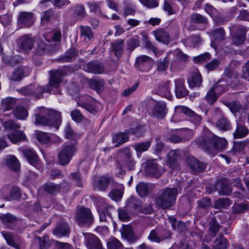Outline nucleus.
<instances>
[{
  "label": "nucleus",
  "mask_w": 249,
  "mask_h": 249,
  "mask_svg": "<svg viewBox=\"0 0 249 249\" xmlns=\"http://www.w3.org/2000/svg\"><path fill=\"white\" fill-rule=\"evenodd\" d=\"M67 68L51 70L49 71V81L45 87H41L36 84H31L17 89V91L24 96L33 95L40 98L44 92H49L55 89L54 94L60 93V84L62 83V77L67 75Z\"/></svg>",
  "instance_id": "f257e3e1"
},
{
  "label": "nucleus",
  "mask_w": 249,
  "mask_h": 249,
  "mask_svg": "<svg viewBox=\"0 0 249 249\" xmlns=\"http://www.w3.org/2000/svg\"><path fill=\"white\" fill-rule=\"evenodd\" d=\"M196 143L198 147L210 153L222 150L227 145L225 138L217 137L207 129L204 130L202 136L197 139Z\"/></svg>",
  "instance_id": "f03ea898"
},
{
  "label": "nucleus",
  "mask_w": 249,
  "mask_h": 249,
  "mask_svg": "<svg viewBox=\"0 0 249 249\" xmlns=\"http://www.w3.org/2000/svg\"><path fill=\"white\" fill-rule=\"evenodd\" d=\"M61 123L60 113L53 109L42 108L35 115V124L41 125L53 126L58 129Z\"/></svg>",
  "instance_id": "7ed1b4c3"
},
{
  "label": "nucleus",
  "mask_w": 249,
  "mask_h": 249,
  "mask_svg": "<svg viewBox=\"0 0 249 249\" xmlns=\"http://www.w3.org/2000/svg\"><path fill=\"white\" fill-rule=\"evenodd\" d=\"M178 190L175 188H167L159 193L156 197L157 205L163 209L172 207L175 203Z\"/></svg>",
  "instance_id": "20e7f679"
},
{
  "label": "nucleus",
  "mask_w": 249,
  "mask_h": 249,
  "mask_svg": "<svg viewBox=\"0 0 249 249\" xmlns=\"http://www.w3.org/2000/svg\"><path fill=\"white\" fill-rule=\"evenodd\" d=\"M76 148L74 144H64L58 154V161L61 165H66L71 161Z\"/></svg>",
  "instance_id": "39448f33"
},
{
  "label": "nucleus",
  "mask_w": 249,
  "mask_h": 249,
  "mask_svg": "<svg viewBox=\"0 0 249 249\" xmlns=\"http://www.w3.org/2000/svg\"><path fill=\"white\" fill-rule=\"evenodd\" d=\"M75 219L80 226H90L93 222V216L90 210L87 208H79L76 213Z\"/></svg>",
  "instance_id": "423d86ee"
},
{
  "label": "nucleus",
  "mask_w": 249,
  "mask_h": 249,
  "mask_svg": "<svg viewBox=\"0 0 249 249\" xmlns=\"http://www.w3.org/2000/svg\"><path fill=\"white\" fill-rule=\"evenodd\" d=\"M144 165V172L148 176L159 178L165 172L164 168L157 163L155 160H148Z\"/></svg>",
  "instance_id": "0eeeda50"
},
{
  "label": "nucleus",
  "mask_w": 249,
  "mask_h": 249,
  "mask_svg": "<svg viewBox=\"0 0 249 249\" xmlns=\"http://www.w3.org/2000/svg\"><path fill=\"white\" fill-rule=\"evenodd\" d=\"M77 104L92 113L97 111L100 106L99 102L88 95L80 97Z\"/></svg>",
  "instance_id": "6e6552de"
},
{
  "label": "nucleus",
  "mask_w": 249,
  "mask_h": 249,
  "mask_svg": "<svg viewBox=\"0 0 249 249\" xmlns=\"http://www.w3.org/2000/svg\"><path fill=\"white\" fill-rule=\"evenodd\" d=\"M175 114L183 113L190 118L191 121L196 125H200L202 121L200 115L196 114L189 108L182 106H177L175 108Z\"/></svg>",
  "instance_id": "1a4fd4ad"
},
{
  "label": "nucleus",
  "mask_w": 249,
  "mask_h": 249,
  "mask_svg": "<svg viewBox=\"0 0 249 249\" xmlns=\"http://www.w3.org/2000/svg\"><path fill=\"white\" fill-rule=\"evenodd\" d=\"M18 44L23 53H28L33 48L34 39L29 35H24L18 38Z\"/></svg>",
  "instance_id": "9d476101"
},
{
  "label": "nucleus",
  "mask_w": 249,
  "mask_h": 249,
  "mask_svg": "<svg viewBox=\"0 0 249 249\" xmlns=\"http://www.w3.org/2000/svg\"><path fill=\"white\" fill-rule=\"evenodd\" d=\"M186 161L190 168L196 172H202L205 170L207 164L198 160L192 156H188L186 159Z\"/></svg>",
  "instance_id": "9b49d317"
},
{
  "label": "nucleus",
  "mask_w": 249,
  "mask_h": 249,
  "mask_svg": "<svg viewBox=\"0 0 249 249\" xmlns=\"http://www.w3.org/2000/svg\"><path fill=\"white\" fill-rule=\"evenodd\" d=\"M111 181L112 178L109 177H96L93 179L92 185L95 190L97 189L101 191H105Z\"/></svg>",
  "instance_id": "f8f14e48"
},
{
  "label": "nucleus",
  "mask_w": 249,
  "mask_h": 249,
  "mask_svg": "<svg viewBox=\"0 0 249 249\" xmlns=\"http://www.w3.org/2000/svg\"><path fill=\"white\" fill-rule=\"evenodd\" d=\"M167 113V108L165 103L156 102L152 110V114L157 118L162 119Z\"/></svg>",
  "instance_id": "ddd939ff"
},
{
  "label": "nucleus",
  "mask_w": 249,
  "mask_h": 249,
  "mask_svg": "<svg viewBox=\"0 0 249 249\" xmlns=\"http://www.w3.org/2000/svg\"><path fill=\"white\" fill-rule=\"evenodd\" d=\"M84 68L88 72L95 74L101 73L104 70L103 64L98 61H93L87 63Z\"/></svg>",
  "instance_id": "4468645a"
},
{
  "label": "nucleus",
  "mask_w": 249,
  "mask_h": 249,
  "mask_svg": "<svg viewBox=\"0 0 249 249\" xmlns=\"http://www.w3.org/2000/svg\"><path fill=\"white\" fill-rule=\"evenodd\" d=\"M153 34L157 40L165 45H168L170 41V36L167 32L162 29H159L154 31Z\"/></svg>",
  "instance_id": "2eb2a0df"
},
{
  "label": "nucleus",
  "mask_w": 249,
  "mask_h": 249,
  "mask_svg": "<svg viewBox=\"0 0 249 249\" xmlns=\"http://www.w3.org/2000/svg\"><path fill=\"white\" fill-rule=\"evenodd\" d=\"M175 93L178 98L185 97L188 94V91L184 86V81L182 79H178L175 81Z\"/></svg>",
  "instance_id": "dca6fc26"
},
{
  "label": "nucleus",
  "mask_w": 249,
  "mask_h": 249,
  "mask_svg": "<svg viewBox=\"0 0 249 249\" xmlns=\"http://www.w3.org/2000/svg\"><path fill=\"white\" fill-rule=\"evenodd\" d=\"M18 23L25 27H29L34 23L33 14L23 12L20 13L18 17Z\"/></svg>",
  "instance_id": "f3484780"
},
{
  "label": "nucleus",
  "mask_w": 249,
  "mask_h": 249,
  "mask_svg": "<svg viewBox=\"0 0 249 249\" xmlns=\"http://www.w3.org/2000/svg\"><path fill=\"white\" fill-rule=\"evenodd\" d=\"M132 133V131H125L117 133L113 135L112 142L115 143V146L118 147L128 140V135Z\"/></svg>",
  "instance_id": "a211bd4d"
},
{
  "label": "nucleus",
  "mask_w": 249,
  "mask_h": 249,
  "mask_svg": "<svg viewBox=\"0 0 249 249\" xmlns=\"http://www.w3.org/2000/svg\"><path fill=\"white\" fill-rule=\"evenodd\" d=\"M53 51V48L51 44H47L42 40L38 41L36 51L38 54L43 55L47 53H52Z\"/></svg>",
  "instance_id": "6ab92c4d"
},
{
  "label": "nucleus",
  "mask_w": 249,
  "mask_h": 249,
  "mask_svg": "<svg viewBox=\"0 0 249 249\" xmlns=\"http://www.w3.org/2000/svg\"><path fill=\"white\" fill-rule=\"evenodd\" d=\"M6 164L10 170L13 171H18L20 167L19 161L14 155H9L7 157Z\"/></svg>",
  "instance_id": "aec40b11"
},
{
  "label": "nucleus",
  "mask_w": 249,
  "mask_h": 249,
  "mask_svg": "<svg viewBox=\"0 0 249 249\" xmlns=\"http://www.w3.org/2000/svg\"><path fill=\"white\" fill-rule=\"evenodd\" d=\"M169 81H166L161 84L158 89V94L164 98L170 99L172 98V95L169 89Z\"/></svg>",
  "instance_id": "412c9836"
},
{
  "label": "nucleus",
  "mask_w": 249,
  "mask_h": 249,
  "mask_svg": "<svg viewBox=\"0 0 249 249\" xmlns=\"http://www.w3.org/2000/svg\"><path fill=\"white\" fill-rule=\"evenodd\" d=\"M8 137L13 143H17L26 139V136L23 132L17 129L9 133Z\"/></svg>",
  "instance_id": "4be33fe9"
},
{
  "label": "nucleus",
  "mask_w": 249,
  "mask_h": 249,
  "mask_svg": "<svg viewBox=\"0 0 249 249\" xmlns=\"http://www.w3.org/2000/svg\"><path fill=\"white\" fill-rule=\"evenodd\" d=\"M188 82L189 86L192 88L200 86L202 82V78L197 70H196L192 74L188 80Z\"/></svg>",
  "instance_id": "5701e85b"
},
{
  "label": "nucleus",
  "mask_w": 249,
  "mask_h": 249,
  "mask_svg": "<svg viewBox=\"0 0 249 249\" xmlns=\"http://www.w3.org/2000/svg\"><path fill=\"white\" fill-rule=\"evenodd\" d=\"M122 235L130 242H134L136 238L130 226H124L121 230Z\"/></svg>",
  "instance_id": "b1692460"
},
{
  "label": "nucleus",
  "mask_w": 249,
  "mask_h": 249,
  "mask_svg": "<svg viewBox=\"0 0 249 249\" xmlns=\"http://www.w3.org/2000/svg\"><path fill=\"white\" fill-rule=\"evenodd\" d=\"M54 234L61 237L67 235L70 232L69 227L67 223L63 222L56 226L53 230Z\"/></svg>",
  "instance_id": "393cba45"
},
{
  "label": "nucleus",
  "mask_w": 249,
  "mask_h": 249,
  "mask_svg": "<svg viewBox=\"0 0 249 249\" xmlns=\"http://www.w3.org/2000/svg\"><path fill=\"white\" fill-rule=\"evenodd\" d=\"M1 233L8 245L12 246L16 249H19V246L17 242L16 237L14 234L10 232L5 231H2Z\"/></svg>",
  "instance_id": "a878e982"
},
{
  "label": "nucleus",
  "mask_w": 249,
  "mask_h": 249,
  "mask_svg": "<svg viewBox=\"0 0 249 249\" xmlns=\"http://www.w3.org/2000/svg\"><path fill=\"white\" fill-rule=\"evenodd\" d=\"M246 30L245 27H240L238 33H236L232 38L233 42L235 45H240L246 40Z\"/></svg>",
  "instance_id": "bb28decb"
},
{
  "label": "nucleus",
  "mask_w": 249,
  "mask_h": 249,
  "mask_svg": "<svg viewBox=\"0 0 249 249\" xmlns=\"http://www.w3.org/2000/svg\"><path fill=\"white\" fill-rule=\"evenodd\" d=\"M178 156L179 153L177 150H171L168 153L166 164L170 168H174L175 166Z\"/></svg>",
  "instance_id": "cd10ccee"
},
{
  "label": "nucleus",
  "mask_w": 249,
  "mask_h": 249,
  "mask_svg": "<svg viewBox=\"0 0 249 249\" xmlns=\"http://www.w3.org/2000/svg\"><path fill=\"white\" fill-rule=\"evenodd\" d=\"M22 153L31 164L34 165L37 162L38 156L33 149L26 148L23 150Z\"/></svg>",
  "instance_id": "c85d7f7f"
},
{
  "label": "nucleus",
  "mask_w": 249,
  "mask_h": 249,
  "mask_svg": "<svg viewBox=\"0 0 249 249\" xmlns=\"http://www.w3.org/2000/svg\"><path fill=\"white\" fill-rule=\"evenodd\" d=\"M237 126L234 132L233 133L234 139H240L246 137L249 132V129L236 122Z\"/></svg>",
  "instance_id": "c756f323"
},
{
  "label": "nucleus",
  "mask_w": 249,
  "mask_h": 249,
  "mask_svg": "<svg viewBox=\"0 0 249 249\" xmlns=\"http://www.w3.org/2000/svg\"><path fill=\"white\" fill-rule=\"evenodd\" d=\"M77 55V53L74 49H70L67 51L63 55H62L58 58V60L61 62H69L75 58Z\"/></svg>",
  "instance_id": "7c9ffc66"
},
{
  "label": "nucleus",
  "mask_w": 249,
  "mask_h": 249,
  "mask_svg": "<svg viewBox=\"0 0 249 249\" xmlns=\"http://www.w3.org/2000/svg\"><path fill=\"white\" fill-rule=\"evenodd\" d=\"M43 188L47 193L54 195L60 192L61 186L59 184H56L53 182H48L44 185Z\"/></svg>",
  "instance_id": "2f4dec72"
},
{
  "label": "nucleus",
  "mask_w": 249,
  "mask_h": 249,
  "mask_svg": "<svg viewBox=\"0 0 249 249\" xmlns=\"http://www.w3.org/2000/svg\"><path fill=\"white\" fill-rule=\"evenodd\" d=\"M122 160H124L125 166H127L129 170L133 168L135 165V162L131 157V154L128 149L121 156Z\"/></svg>",
  "instance_id": "473e14b6"
},
{
  "label": "nucleus",
  "mask_w": 249,
  "mask_h": 249,
  "mask_svg": "<svg viewBox=\"0 0 249 249\" xmlns=\"http://www.w3.org/2000/svg\"><path fill=\"white\" fill-rule=\"evenodd\" d=\"M16 104V100L12 97H7L1 102V107L3 111L12 109Z\"/></svg>",
  "instance_id": "72a5a7b5"
},
{
  "label": "nucleus",
  "mask_w": 249,
  "mask_h": 249,
  "mask_svg": "<svg viewBox=\"0 0 249 249\" xmlns=\"http://www.w3.org/2000/svg\"><path fill=\"white\" fill-rule=\"evenodd\" d=\"M170 237V234L168 233L167 236H163L161 235L159 231L156 230H153L150 233L148 236V239L152 242L160 243V242Z\"/></svg>",
  "instance_id": "f704fd0d"
},
{
  "label": "nucleus",
  "mask_w": 249,
  "mask_h": 249,
  "mask_svg": "<svg viewBox=\"0 0 249 249\" xmlns=\"http://www.w3.org/2000/svg\"><path fill=\"white\" fill-rule=\"evenodd\" d=\"M124 42V40L120 39L112 43V50L118 57H120L123 53Z\"/></svg>",
  "instance_id": "c9c22d12"
},
{
  "label": "nucleus",
  "mask_w": 249,
  "mask_h": 249,
  "mask_svg": "<svg viewBox=\"0 0 249 249\" xmlns=\"http://www.w3.org/2000/svg\"><path fill=\"white\" fill-rule=\"evenodd\" d=\"M215 187L220 195L228 196L231 192V188L222 181L217 182Z\"/></svg>",
  "instance_id": "e433bc0d"
},
{
  "label": "nucleus",
  "mask_w": 249,
  "mask_h": 249,
  "mask_svg": "<svg viewBox=\"0 0 249 249\" xmlns=\"http://www.w3.org/2000/svg\"><path fill=\"white\" fill-rule=\"evenodd\" d=\"M14 116L18 119L24 120L27 118L28 113L22 106H18L13 111Z\"/></svg>",
  "instance_id": "4c0bfd02"
},
{
  "label": "nucleus",
  "mask_w": 249,
  "mask_h": 249,
  "mask_svg": "<svg viewBox=\"0 0 249 249\" xmlns=\"http://www.w3.org/2000/svg\"><path fill=\"white\" fill-rule=\"evenodd\" d=\"M89 84L91 89L100 93L102 91L105 83L102 80L91 79L89 81Z\"/></svg>",
  "instance_id": "58836bf2"
},
{
  "label": "nucleus",
  "mask_w": 249,
  "mask_h": 249,
  "mask_svg": "<svg viewBox=\"0 0 249 249\" xmlns=\"http://www.w3.org/2000/svg\"><path fill=\"white\" fill-rule=\"evenodd\" d=\"M0 219L4 225L10 228L17 221L16 218L9 213L2 215L0 216Z\"/></svg>",
  "instance_id": "ea45409f"
},
{
  "label": "nucleus",
  "mask_w": 249,
  "mask_h": 249,
  "mask_svg": "<svg viewBox=\"0 0 249 249\" xmlns=\"http://www.w3.org/2000/svg\"><path fill=\"white\" fill-rule=\"evenodd\" d=\"M136 189L139 195L142 197L146 196L149 191V185L144 182H140L138 184Z\"/></svg>",
  "instance_id": "a19ab883"
},
{
  "label": "nucleus",
  "mask_w": 249,
  "mask_h": 249,
  "mask_svg": "<svg viewBox=\"0 0 249 249\" xmlns=\"http://www.w3.org/2000/svg\"><path fill=\"white\" fill-rule=\"evenodd\" d=\"M227 241L222 236H220L216 238L213 245V249H226Z\"/></svg>",
  "instance_id": "79ce46f5"
},
{
  "label": "nucleus",
  "mask_w": 249,
  "mask_h": 249,
  "mask_svg": "<svg viewBox=\"0 0 249 249\" xmlns=\"http://www.w3.org/2000/svg\"><path fill=\"white\" fill-rule=\"evenodd\" d=\"M80 34L85 41H89L93 37L91 29L89 26H80Z\"/></svg>",
  "instance_id": "37998d69"
},
{
  "label": "nucleus",
  "mask_w": 249,
  "mask_h": 249,
  "mask_svg": "<svg viewBox=\"0 0 249 249\" xmlns=\"http://www.w3.org/2000/svg\"><path fill=\"white\" fill-rule=\"evenodd\" d=\"M151 145L150 142H145L142 143H136L133 144V147L137 153H142L147 151Z\"/></svg>",
  "instance_id": "c03bdc74"
},
{
  "label": "nucleus",
  "mask_w": 249,
  "mask_h": 249,
  "mask_svg": "<svg viewBox=\"0 0 249 249\" xmlns=\"http://www.w3.org/2000/svg\"><path fill=\"white\" fill-rule=\"evenodd\" d=\"M216 126L223 131H227L231 128L230 123L225 118H222L217 121Z\"/></svg>",
  "instance_id": "a18cd8bd"
},
{
  "label": "nucleus",
  "mask_w": 249,
  "mask_h": 249,
  "mask_svg": "<svg viewBox=\"0 0 249 249\" xmlns=\"http://www.w3.org/2000/svg\"><path fill=\"white\" fill-rule=\"evenodd\" d=\"M108 249H122V243L116 238L111 237L109 238L107 243Z\"/></svg>",
  "instance_id": "49530a36"
},
{
  "label": "nucleus",
  "mask_w": 249,
  "mask_h": 249,
  "mask_svg": "<svg viewBox=\"0 0 249 249\" xmlns=\"http://www.w3.org/2000/svg\"><path fill=\"white\" fill-rule=\"evenodd\" d=\"M124 160L121 159L118 161L116 164V174L119 178L122 177L125 174Z\"/></svg>",
  "instance_id": "de8ad7c7"
},
{
  "label": "nucleus",
  "mask_w": 249,
  "mask_h": 249,
  "mask_svg": "<svg viewBox=\"0 0 249 249\" xmlns=\"http://www.w3.org/2000/svg\"><path fill=\"white\" fill-rule=\"evenodd\" d=\"M190 20L195 23H205L207 22L206 18L198 13L192 14L190 16Z\"/></svg>",
  "instance_id": "09e8293b"
},
{
  "label": "nucleus",
  "mask_w": 249,
  "mask_h": 249,
  "mask_svg": "<svg viewBox=\"0 0 249 249\" xmlns=\"http://www.w3.org/2000/svg\"><path fill=\"white\" fill-rule=\"evenodd\" d=\"M152 62V59L147 55H141L136 59L137 64L141 66L143 65H147L149 66Z\"/></svg>",
  "instance_id": "8fccbe9b"
},
{
  "label": "nucleus",
  "mask_w": 249,
  "mask_h": 249,
  "mask_svg": "<svg viewBox=\"0 0 249 249\" xmlns=\"http://www.w3.org/2000/svg\"><path fill=\"white\" fill-rule=\"evenodd\" d=\"M169 60L167 57H165L163 60H160L157 63V71L159 72L165 71L168 67Z\"/></svg>",
  "instance_id": "3c124183"
},
{
  "label": "nucleus",
  "mask_w": 249,
  "mask_h": 249,
  "mask_svg": "<svg viewBox=\"0 0 249 249\" xmlns=\"http://www.w3.org/2000/svg\"><path fill=\"white\" fill-rule=\"evenodd\" d=\"M39 242L40 248L41 249H47L50 246L51 243L48 235H44L43 237H37Z\"/></svg>",
  "instance_id": "603ef678"
},
{
  "label": "nucleus",
  "mask_w": 249,
  "mask_h": 249,
  "mask_svg": "<svg viewBox=\"0 0 249 249\" xmlns=\"http://www.w3.org/2000/svg\"><path fill=\"white\" fill-rule=\"evenodd\" d=\"M200 41L201 39L199 36H191L186 40L185 44L186 46L192 47L197 45Z\"/></svg>",
  "instance_id": "864d4df0"
},
{
  "label": "nucleus",
  "mask_w": 249,
  "mask_h": 249,
  "mask_svg": "<svg viewBox=\"0 0 249 249\" xmlns=\"http://www.w3.org/2000/svg\"><path fill=\"white\" fill-rule=\"evenodd\" d=\"M36 138L38 141L44 143H48L51 142V139L48 134L39 131L36 134Z\"/></svg>",
  "instance_id": "5fc2aeb1"
},
{
  "label": "nucleus",
  "mask_w": 249,
  "mask_h": 249,
  "mask_svg": "<svg viewBox=\"0 0 249 249\" xmlns=\"http://www.w3.org/2000/svg\"><path fill=\"white\" fill-rule=\"evenodd\" d=\"M249 144V140L239 142H235L233 146V150L235 152L241 151Z\"/></svg>",
  "instance_id": "6e6d98bb"
},
{
  "label": "nucleus",
  "mask_w": 249,
  "mask_h": 249,
  "mask_svg": "<svg viewBox=\"0 0 249 249\" xmlns=\"http://www.w3.org/2000/svg\"><path fill=\"white\" fill-rule=\"evenodd\" d=\"M218 95L213 90V89H211L207 92L205 98L210 104L214 103L217 99Z\"/></svg>",
  "instance_id": "4d7b16f0"
},
{
  "label": "nucleus",
  "mask_w": 249,
  "mask_h": 249,
  "mask_svg": "<svg viewBox=\"0 0 249 249\" xmlns=\"http://www.w3.org/2000/svg\"><path fill=\"white\" fill-rule=\"evenodd\" d=\"M69 178L70 179L73 181L77 186L79 187L82 186L83 184L82 179L79 172L77 171L76 172L71 173L70 175Z\"/></svg>",
  "instance_id": "13d9d810"
},
{
  "label": "nucleus",
  "mask_w": 249,
  "mask_h": 249,
  "mask_svg": "<svg viewBox=\"0 0 249 249\" xmlns=\"http://www.w3.org/2000/svg\"><path fill=\"white\" fill-rule=\"evenodd\" d=\"M123 195V192L121 189H114L109 194L110 197L115 201H118L121 199Z\"/></svg>",
  "instance_id": "bf43d9fd"
},
{
  "label": "nucleus",
  "mask_w": 249,
  "mask_h": 249,
  "mask_svg": "<svg viewBox=\"0 0 249 249\" xmlns=\"http://www.w3.org/2000/svg\"><path fill=\"white\" fill-rule=\"evenodd\" d=\"M227 106L233 113L239 112L242 108L240 103L238 101L229 103L227 104Z\"/></svg>",
  "instance_id": "052dcab7"
},
{
  "label": "nucleus",
  "mask_w": 249,
  "mask_h": 249,
  "mask_svg": "<svg viewBox=\"0 0 249 249\" xmlns=\"http://www.w3.org/2000/svg\"><path fill=\"white\" fill-rule=\"evenodd\" d=\"M219 229V224L216 222L215 219H212L210 223L209 230L210 231L213 237L215 236Z\"/></svg>",
  "instance_id": "680f3d73"
},
{
  "label": "nucleus",
  "mask_w": 249,
  "mask_h": 249,
  "mask_svg": "<svg viewBox=\"0 0 249 249\" xmlns=\"http://www.w3.org/2000/svg\"><path fill=\"white\" fill-rule=\"evenodd\" d=\"M23 75V69L21 68H19L14 71L11 76V79L14 81H19L22 78Z\"/></svg>",
  "instance_id": "e2e57ef3"
},
{
  "label": "nucleus",
  "mask_w": 249,
  "mask_h": 249,
  "mask_svg": "<svg viewBox=\"0 0 249 249\" xmlns=\"http://www.w3.org/2000/svg\"><path fill=\"white\" fill-rule=\"evenodd\" d=\"M213 36L215 40L218 41H222L224 39V30L222 28L217 29L213 31Z\"/></svg>",
  "instance_id": "0e129e2a"
},
{
  "label": "nucleus",
  "mask_w": 249,
  "mask_h": 249,
  "mask_svg": "<svg viewBox=\"0 0 249 249\" xmlns=\"http://www.w3.org/2000/svg\"><path fill=\"white\" fill-rule=\"evenodd\" d=\"M53 15V12L52 9L44 12L41 17V24L45 25L50 20Z\"/></svg>",
  "instance_id": "69168bd1"
},
{
  "label": "nucleus",
  "mask_w": 249,
  "mask_h": 249,
  "mask_svg": "<svg viewBox=\"0 0 249 249\" xmlns=\"http://www.w3.org/2000/svg\"><path fill=\"white\" fill-rule=\"evenodd\" d=\"M215 205L217 208L226 207L230 205V201L228 198H220L215 202Z\"/></svg>",
  "instance_id": "338daca9"
},
{
  "label": "nucleus",
  "mask_w": 249,
  "mask_h": 249,
  "mask_svg": "<svg viewBox=\"0 0 249 249\" xmlns=\"http://www.w3.org/2000/svg\"><path fill=\"white\" fill-rule=\"evenodd\" d=\"M247 210V206L242 203L236 204L232 207V212L234 213H242Z\"/></svg>",
  "instance_id": "774afa93"
}]
</instances>
